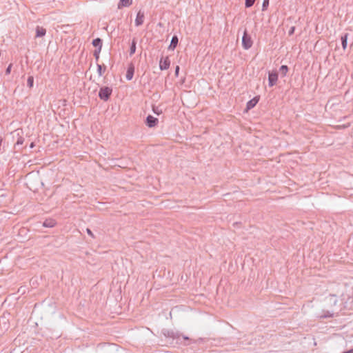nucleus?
Masks as SVG:
<instances>
[{"mask_svg":"<svg viewBox=\"0 0 353 353\" xmlns=\"http://www.w3.org/2000/svg\"><path fill=\"white\" fill-rule=\"evenodd\" d=\"M179 70V66H176V70H175V74H176V76H178Z\"/></svg>","mask_w":353,"mask_h":353,"instance_id":"bb28decb","label":"nucleus"},{"mask_svg":"<svg viewBox=\"0 0 353 353\" xmlns=\"http://www.w3.org/2000/svg\"><path fill=\"white\" fill-rule=\"evenodd\" d=\"M268 5H269V0H264L263 3V10H266Z\"/></svg>","mask_w":353,"mask_h":353,"instance_id":"412c9836","label":"nucleus"},{"mask_svg":"<svg viewBox=\"0 0 353 353\" xmlns=\"http://www.w3.org/2000/svg\"><path fill=\"white\" fill-rule=\"evenodd\" d=\"M159 120L158 119L154 117L152 115H148L146 118V125L149 128L155 127L158 124Z\"/></svg>","mask_w":353,"mask_h":353,"instance_id":"39448f33","label":"nucleus"},{"mask_svg":"<svg viewBox=\"0 0 353 353\" xmlns=\"http://www.w3.org/2000/svg\"><path fill=\"white\" fill-rule=\"evenodd\" d=\"M136 51V41L134 39L132 40V45L130 46V55L134 54Z\"/></svg>","mask_w":353,"mask_h":353,"instance_id":"2eb2a0df","label":"nucleus"},{"mask_svg":"<svg viewBox=\"0 0 353 353\" xmlns=\"http://www.w3.org/2000/svg\"><path fill=\"white\" fill-rule=\"evenodd\" d=\"M278 81V74L275 72H269L268 75V83L269 86L272 87Z\"/></svg>","mask_w":353,"mask_h":353,"instance_id":"20e7f679","label":"nucleus"},{"mask_svg":"<svg viewBox=\"0 0 353 353\" xmlns=\"http://www.w3.org/2000/svg\"><path fill=\"white\" fill-rule=\"evenodd\" d=\"M182 338L184 339V340H189V338L187 337V336H183Z\"/></svg>","mask_w":353,"mask_h":353,"instance_id":"c85d7f7f","label":"nucleus"},{"mask_svg":"<svg viewBox=\"0 0 353 353\" xmlns=\"http://www.w3.org/2000/svg\"><path fill=\"white\" fill-rule=\"evenodd\" d=\"M34 147V143L32 142V143H30V148H33Z\"/></svg>","mask_w":353,"mask_h":353,"instance_id":"cd10ccee","label":"nucleus"},{"mask_svg":"<svg viewBox=\"0 0 353 353\" xmlns=\"http://www.w3.org/2000/svg\"><path fill=\"white\" fill-rule=\"evenodd\" d=\"M252 44H253V41H252L250 35H249L248 34V32L245 30L244 31L243 36L242 38V46L244 49L248 50L252 46Z\"/></svg>","mask_w":353,"mask_h":353,"instance_id":"f257e3e1","label":"nucleus"},{"mask_svg":"<svg viewBox=\"0 0 353 353\" xmlns=\"http://www.w3.org/2000/svg\"><path fill=\"white\" fill-rule=\"evenodd\" d=\"M288 71V68L287 65H281L280 68V72L282 73L283 76H285Z\"/></svg>","mask_w":353,"mask_h":353,"instance_id":"a211bd4d","label":"nucleus"},{"mask_svg":"<svg viewBox=\"0 0 353 353\" xmlns=\"http://www.w3.org/2000/svg\"><path fill=\"white\" fill-rule=\"evenodd\" d=\"M255 0H245V7L250 8L254 3Z\"/></svg>","mask_w":353,"mask_h":353,"instance_id":"6ab92c4d","label":"nucleus"},{"mask_svg":"<svg viewBox=\"0 0 353 353\" xmlns=\"http://www.w3.org/2000/svg\"><path fill=\"white\" fill-rule=\"evenodd\" d=\"M86 232H87L89 236H90L92 238H94V237H95V236H94V234L92 233V232L91 231V230H90V229L87 228V229H86Z\"/></svg>","mask_w":353,"mask_h":353,"instance_id":"5701e85b","label":"nucleus"},{"mask_svg":"<svg viewBox=\"0 0 353 353\" xmlns=\"http://www.w3.org/2000/svg\"><path fill=\"white\" fill-rule=\"evenodd\" d=\"M132 3V0H119L118 8L121 9L123 7H129Z\"/></svg>","mask_w":353,"mask_h":353,"instance_id":"0eeeda50","label":"nucleus"},{"mask_svg":"<svg viewBox=\"0 0 353 353\" xmlns=\"http://www.w3.org/2000/svg\"><path fill=\"white\" fill-rule=\"evenodd\" d=\"M134 75V67L131 66L128 68L127 72H126V79L128 80H131Z\"/></svg>","mask_w":353,"mask_h":353,"instance_id":"ddd939ff","label":"nucleus"},{"mask_svg":"<svg viewBox=\"0 0 353 353\" xmlns=\"http://www.w3.org/2000/svg\"><path fill=\"white\" fill-rule=\"evenodd\" d=\"M347 37H348V34L347 33L344 34L341 37L342 48H343V50H345L346 48H347Z\"/></svg>","mask_w":353,"mask_h":353,"instance_id":"9b49d317","label":"nucleus"},{"mask_svg":"<svg viewBox=\"0 0 353 353\" xmlns=\"http://www.w3.org/2000/svg\"><path fill=\"white\" fill-rule=\"evenodd\" d=\"M153 112H154V113H156V110L154 108H153Z\"/></svg>","mask_w":353,"mask_h":353,"instance_id":"c756f323","label":"nucleus"},{"mask_svg":"<svg viewBox=\"0 0 353 353\" xmlns=\"http://www.w3.org/2000/svg\"><path fill=\"white\" fill-rule=\"evenodd\" d=\"M92 44L94 46L97 47L99 46V48H101L102 41L99 38L95 39L92 41Z\"/></svg>","mask_w":353,"mask_h":353,"instance_id":"4468645a","label":"nucleus"},{"mask_svg":"<svg viewBox=\"0 0 353 353\" xmlns=\"http://www.w3.org/2000/svg\"><path fill=\"white\" fill-rule=\"evenodd\" d=\"M105 70V67L103 68L102 65H97V72L99 76H102Z\"/></svg>","mask_w":353,"mask_h":353,"instance_id":"f3484780","label":"nucleus"},{"mask_svg":"<svg viewBox=\"0 0 353 353\" xmlns=\"http://www.w3.org/2000/svg\"><path fill=\"white\" fill-rule=\"evenodd\" d=\"M332 314L330 312H326L324 314L320 316V318L324 319L327 317H332Z\"/></svg>","mask_w":353,"mask_h":353,"instance_id":"aec40b11","label":"nucleus"},{"mask_svg":"<svg viewBox=\"0 0 353 353\" xmlns=\"http://www.w3.org/2000/svg\"><path fill=\"white\" fill-rule=\"evenodd\" d=\"M170 65V61L168 57H162L159 62V68L161 70H167Z\"/></svg>","mask_w":353,"mask_h":353,"instance_id":"7ed1b4c3","label":"nucleus"},{"mask_svg":"<svg viewBox=\"0 0 353 353\" xmlns=\"http://www.w3.org/2000/svg\"><path fill=\"white\" fill-rule=\"evenodd\" d=\"M294 30H295V27L294 26H292L291 27L290 30H289V35H292L294 34Z\"/></svg>","mask_w":353,"mask_h":353,"instance_id":"393cba45","label":"nucleus"},{"mask_svg":"<svg viewBox=\"0 0 353 353\" xmlns=\"http://www.w3.org/2000/svg\"><path fill=\"white\" fill-rule=\"evenodd\" d=\"M12 64H10L6 70V74H9L11 72Z\"/></svg>","mask_w":353,"mask_h":353,"instance_id":"b1692460","label":"nucleus"},{"mask_svg":"<svg viewBox=\"0 0 353 353\" xmlns=\"http://www.w3.org/2000/svg\"><path fill=\"white\" fill-rule=\"evenodd\" d=\"M46 30L44 28L40 27V26L37 27V28H36V37H43L46 34Z\"/></svg>","mask_w":353,"mask_h":353,"instance_id":"6e6552de","label":"nucleus"},{"mask_svg":"<svg viewBox=\"0 0 353 353\" xmlns=\"http://www.w3.org/2000/svg\"><path fill=\"white\" fill-rule=\"evenodd\" d=\"M178 41H179L178 37L176 36H174L171 40V43H170L169 48L174 50L178 44Z\"/></svg>","mask_w":353,"mask_h":353,"instance_id":"f8f14e48","label":"nucleus"},{"mask_svg":"<svg viewBox=\"0 0 353 353\" xmlns=\"http://www.w3.org/2000/svg\"><path fill=\"white\" fill-rule=\"evenodd\" d=\"M19 137L17 138L16 145H22L24 142V138L18 132Z\"/></svg>","mask_w":353,"mask_h":353,"instance_id":"dca6fc26","label":"nucleus"},{"mask_svg":"<svg viewBox=\"0 0 353 353\" xmlns=\"http://www.w3.org/2000/svg\"><path fill=\"white\" fill-rule=\"evenodd\" d=\"M259 99L256 97L253 98L247 103V109L250 110L253 108L258 103Z\"/></svg>","mask_w":353,"mask_h":353,"instance_id":"1a4fd4ad","label":"nucleus"},{"mask_svg":"<svg viewBox=\"0 0 353 353\" xmlns=\"http://www.w3.org/2000/svg\"><path fill=\"white\" fill-rule=\"evenodd\" d=\"M28 83L30 85V87H32L33 85V77H30L28 79Z\"/></svg>","mask_w":353,"mask_h":353,"instance_id":"4be33fe9","label":"nucleus"},{"mask_svg":"<svg viewBox=\"0 0 353 353\" xmlns=\"http://www.w3.org/2000/svg\"><path fill=\"white\" fill-rule=\"evenodd\" d=\"M55 225L56 221L54 219H47L43 223V225L46 228H52Z\"/></svg>","mask_w":353,"mask_h":353,"instance_id":"9d476101","label":"nucleus"},{"mask_svg":"<svg viewBox=\"0 0 353 353\" xmlns=\"http://www.w3.org/2000/svg\"><path fill=\"white\" fill-rule=\"evenodd\" d=\"M144 19H145L144 13L143 12H141V10H139L137 14V17L135 19V25L137 26H139L142 25L144 22Z\"/></svg>","mask_w":353,"mask_h":353,"instance_id":"423d86ee","label":"nucleus"},{"mask_svg":"<svg viewBox=\"0 0 353 353\" xmlns=\"http://www.w3.org/2000/svg\"><path fill=\"white\" fill-rule=\"evenodd\" d=\"M172 336L174 339H178V340H180V339H181V336H180L179 334H175L172 333Z\"/></svg>","mask_w":353,"mask_h":353,"instance_id":"a878e982","label":"nucleus"},{"mask_svg":"<svg viewBox=\"0 0 353 353\" xmlns=\"http://www.w3.org/2000/svg\"><path fill=\"white\" fill-rule=\"evenodd\" d=\"M112 92V88L109 87H102L99 90V97L101 99L106 101L109 99Z\"/></svg>","mask_w":353,"mask_h":353,"instance_id":"f03ea898","label":"nucleus"}]
</instances>
